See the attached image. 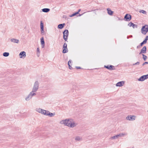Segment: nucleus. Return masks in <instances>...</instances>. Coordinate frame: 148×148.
Masks as SVG:
<instances>
[{"label": "nucleus", "mask_w": 148, "mask_h": 148, "mask_svg": "<svg viewBox=\"0 0 148 148\" xmlns=\"http://www.w3.org/2000/svg\"><path fill=\"white\" fill-rule=\"evenodd\" d=\"M60 123L72 128L75 127L77 125V124H76L73 120L71 119H66L61 121Z\"/></svg>", "instance_id": "f257e3e1"}, {"label": "nucleus", "mask_w": 148, "mask_h": 148, "mask_svg": "<svg viewBox=\"0 0 148 148\" xmlns=\"http://www.w3.org/2000/svg\"><path fill=\"white\" fill-rule=\"evenodd\" d=\"M141 32L144 35H145L148 32V25H145L143 26L141 29Z\"/></svg>", "instance_id": "f03ea898"}, {"label": "nucleus", "mask_w": 148, "mask_h": 148, "mask_svg": "<svg viewBox=\"0 0 148 148\" xmlns=\"http://www.w3.org/2000/svg\"><path fill=\"white\" fill-rule=\"evenodd\" d=\"M39 83L37 81L35 82L32 88V90L34 92H37L38 89Z\"/></svg>", "instance_id": "7ed1b4c3"}, {"label": "nucleus", "mask_w": 148, "mask_h": 148, "mask_svg": "<svg viewBox=\"0 0 148 148\" xmlns=\"http://www.w3.org/2000/svg\"><path fill=\"white\" fill-rule=\"evenodd\" d=\"M63 38L66 41L67 40V37L69 34V31L67 29H65L63 32Z\"/></svg>", "instance_id": "20e7f679"}, {"label": "nucleus", "mask_w": 148, "mask_h": 148, "mask_svg": "<svg viewBox=\"0 0 148 148\" xmlns=\"http://www.w3.org/2000/svg\"><path fill=\"white\" fill-rule=\"evenodd\" d=\"M148 78V74L145 75H143L140 77L138 79V80L139 81H143L145 80L146 79Z\"/></svg>", "instance_id": "39448f33"}, {"label": "nucleus", "mask_w": 148, "mask_h": 148, "mask_svg": "<svg viewBox=\"0 0 148 148\" xmlns=\"http://www.w3.org/2000/svg\"><path fill=\"white\" fill-rule=\"evenodd\" d=\"M126 134L125 133H122L119 134H117L115 136H112L111 139H115V138H121L124 135H126Z\"/></svg>", "instance_id": "423d86ee"}, {"label": "nucleus", "mask_w": 148, "mask_h": 148, "mask_svg": "<svg viewBox=\"0 0 148 148\" xmlns=\"http://www.w3.org/2000/svg\"><path fill=\"white\" fill-rule=\"evenodd\" d=\"M67 44L66 43H64L63 47L62 52L63 53H65L68 52V50L67 47Z\"/></svg>", "instance_id": "0eeeda50"}, {"label": "nucleus", "mask_w": 148, "mask_h": 148, "mask_svg": "<svg viewBox=\"0 0 148 148\" xmlns=\"http://www.w3.org/2000/svg\"><path fill=\"white\" fill-rule=\"evenodd\" d=\"M104 68L107 69L109 70H114L115 69V68L112 65L105 66H104Z\"/></svg>", "instance_id": "6e6552de"}, {"label": "nucleus", "mask_w": 148, "mask_h": 148, "mask_svg": "<svg viewBox=\"0 0 148 148\" xmlns=\"http://www.w3.org/2000/svg\"><path fill=\"white\" fill-rule=\"evenodd\" d=\"M135 116H134L129 115L126 117V119L129 121H134L135 120Z\"/></svg>", "instance_id": "1a4fd4ad"}, {"label": "nucleus", "mask_w": 148, "mask_h": 148, "mask_svg": "<svg viewBox=\"0 0 148 148\" xmlns=\"http://www.w3.org/2000/svg\"><path fill=\"white\" fill-rule=\"evenodd\" d=\"M131 16L129 14H126L125 17L124 19H126V20L127 21H130L131 19Z\"/></svg>", "instance_id": "9d476101"}, {"label": "nucleus", "mask_w": 148, "mask_h": 148, "mask_svg": "<svg viewBox=\"0 0 148 148\" xmlns=\"http://www.w3.org/2000/svg\"><path fill=\"white\" fill-rule=\"evenodd\" d=\"M26 53L24 51H22L19 54L20 58H24L26 57Z\"/></svg>", "instance_id": "9b49d317"}, {"label": "nucleus", "mask_w": 148, "mask_h": 148, "mask_svg": "<svg viewBox=\"0 0 148 148\" xmlns=\"http://www.w3.org/2000/svg\"><path fill=\"white\" fill-rule=\"evenodd\" d=\"M128 26L130 27H132L133 28H137L138 27V25H135L134 23H132V22H130L128 24Z\"/></svg>", "instance_id": "f8f14e48"}, {"label": "nucleus", "mask_w": 148, "mask_h": 148, "mask_svg": "<svg viewBox=\"0 0 148 148\" xmlns=\"http://www.w3.org/2000/svg\"><path fill=\"white\" fill-rule=\"evenodd\" d=\"M146 47L145 46H144L141 50L139 54L142 53H145L146 52Z\"/></svg>", "instance_id": "ddd939ff"}, {"label": "nucleus", "mask_w": 148, "mask_h": 148, "mask_svg": "<svg viewBox=\"0 0 148 148\" xmlns=\"http://www.w3.org/2000/svg\"><path fill=\"white\" fill-rule=\"evenodd\" d=\"M124 82L123 81H122L121 82H118L116 84V86H122L124 84Z\"/></svg>", "instance_id": "4468645a"}, {"label": "nucleus", "mask_w": 148, "mask_h": 148, "mask_svg": "<svg viewBox=\"0 0 148 148\" xmlns=\"http://www.w3.org/2000/svg\"><path fill=\"white\" fill-rule=\"evenodd\" d=\"M40 29H41V33H43L44 32V25L43 24L42 22L41 21L40 22Z\"/></svg>", "instance_id": "2eb2a0df"}, {"label": "nucleus", "mask_w": 148, "mask_h": 148, "mask_svg": "<svg viewBox=\"0 0 148 148\" xmlns=\"http://www.w3.org/2000/svg\"><path fill=\"white\" fill-rule=\"evenodd\" d=\"M148 40V36H147L146 37L145 39L143 41L140 43V45L142 46L144 44L146 43L147 41Z\"/></svg>", "instance_id": "dca6fc26"}, {"label": "nucleus", "mask_w": 148, "mask_h": 148, "mask_svg": "<svg viewBox=\"0 0 148 148\" xmlns=\"http://www.w3.org/2000/svg\"><path fill=\"white\" fill-rule=\"evenodd\" d=\"M49 112V111L46 110H42L41 113L45 115H47L48 113Z\"/></svg>", "instance_id": "f3484780"}, {"label": "nucleus", "mask_w": 148, "mask_h": 148, "mask_svg": "<svg viewBox=\"0 0 148 148\" xmlns=\"http://www.w3.org/2000/svg\"><path fill=\"white\" fill-rule=\"evenodd\" d=\"M31 94H29L28 95L27 97L25 98V99L27 101H28L30 100L32 98V97L31 95Z\"/></svg>", "instance_id": "a211bd4d"}, {"label": "nucleus", "mask_w": 148, "mask_h": 148, "mask_svg": "<svg viewBox=\"0 0 148 148\" xmlns=\"http://www.w3.org/2000/svg\"><path fill=\"white\" fill-rule=\"evenodd\" d=\"M11 41L14 43H18L19 40L16 39L12 38L11 39Z\"/></svg>", "instance_id": "6ab92c4d"}, {"label": "nucleus", "mask_w": 148, "mask_h": 148, "mask_svg": "<svg viewBox=\"0 0 148 148\" xmlns=\"http://www.w3.org/2000/svg\"><path fill=\"white\" fill-rule=\"evenodd\" d=\"M64 23L60 24L58 25V27L59 29H62L64 27Z\"/></svg>", "instance_id": "aec40b11"}, {"label": "nucleus", "mask_w": 148, "mask_h": 148, "mask_svg": "<svg viewBox=\"0 0 148 148\" xmlns=\"http://www.w3.org/2000/svg\"><path fill=\"white\" fill-rule=\"evenodd\" d=\"M42 11L45 12H48L50 10V9L49 8H45L42 9Z\"/></svg>", "instance_id": "412c9836"}, {"label": "nucleus", "mask_w": 148, "mask_h": 148, "mask_svg": "<svg viewBox=\"0 0 148 148\" xmlns=\"http://www.w3.org/2000/svg\"><path fill=\"white\" fill-rule=\"evenodd\" d=\"M107 10L108 11V14L110 15H112L113 13V12L109 8H108L107 9Z\"/></svg>", "instance_id": "4be33fe9"}, {"label": "nucleus", "mask_w": 148, "mask_h": 148, "mask_svg": "<svg viewBox=\"0 0 148 148\" xmlns=\"http://www.w3.org/2000/svg\"><path fill=\"white\" fill-rule=\"evenodd\" d=\"M55 114V113H52L49 111V112L48 113L47 115L50 117H52L54 116Z\"/></svg>", "instance_id": "5701e85b"}, {"label": "nucleus", "mask_w": 148, "mask_h": 148, "mask_svg": "<svg viewBox=\"0 0 148 148\" xmlns=\"http://www.w3.org/2000/svg\"><path fill=\"white\" fill-rule=\"evenodd\" d=\"M72 61L71 60H69L68 62V65L69 66V69H71L72 68L71 65V63Z\"/></svg>", "instance_id": "b1692460"}, {"label": "nucleus", "mask_w": 148, "mask_h": 148, "mask_svg": "<svg viewBox=\"0 0 148 148\" xmlns=\"http://www.w3.org/2000/svg\"><path fill=\"white\" fill-rule=\"evenodd\" d=\"M40 42L41 45L45 44V41L44 40V39L43 37H42L40 39Z\"/></svg>", "instance_id": "393cba45"}, {"label": "nucleus", "mask_w": 148, "mask_h": 148, "mask_svg": "<svg viewBox=\"0 0 148 148\" xmlns=\"http://www.w3.org/2000/svg\"><path fill=\"white\" fill-rule=\"evenodd\" d=\"M9 55V53L8 52H5L3 53V56L4 57H8Z\"/></svg>", "instance_id": "a878e982"}, {"label": "nucleus", "mask_w": 148, "mask_h": 148, "mask_svg": "<svg viewBox=\"0 0 148 148\" xmlns=\"http://www.w3.org/2000/svg\"><path fill=\"white\" fill-rule=\"evenodd\" d=\"M40 49L39 47H37V54L38 57H39L40 55Z\"/></svg>", "instance_id": "bb28decb"}, {"label": "nucleus", "mask_w": 148, "mask_h": 148, "mask_svg": "<svg viewBox=\"0 0 148 148\" xmlns=\"http://www.w3.org/2000/svg\"><path fill=\"white\" fill-rule=\"evenodd\" d=\"M36 92H34L33 91V90H32V91L30 93L31 94V96H32V97L36 95V93H35Z\"/></svg>", "instance_id": "cd10ccee"}, {"label": "nucleus", "mask_w": 148, "mask_h": 148, "mask_svg": "<svg viewBox=\"0 0 148 148\" xmlns=\"http://www.w3.org/2000/svg\"><path fill=\"white\" fill-rule=\"evenodd\" d=\"M42 109L41 108H37L36 111L39 113H41L42 112Z\"/></svg>", "instance_id": "c85d7f7f"}, {"label": "nucleus", "mask_w": 148, "mask_h": 148, "mask_svg": "<svg viewBox=\"0 0 148 148\" xmlns=\"http://www.w3.org/2000/svg\"><path fill=\"white\" fill-rule=\"evenodd\" d=\"M139 12L140 13H142L144 14H146L147 13V12L145 11L144 10H141L140 11H139Z\"/></svg>", "instance_id": "c756f323"}, {"label": "nucleus", "mask_w": 148, "mask_h": 148, "mask_svg": "<svg viewBox=\"0 0 148 148\" xmlns=\"http://www.w3.org/2000/svg\"><path fill=\"white\" fill-rule=\"evenodd\" d=\"M78 14V12H76L75 13L73 14H72L70 16V17H72L73 16Z\"/></svg>", "instance_id": "7c9ffc66"}, {"label": "nucleus", "mask_w": 148, "mask_h": 148, "mask_svg": "<svg viewBox=\"0 0 148 148\" xmlns=\"http://www.w3.org/2000/svg\"><path fill=\"white\" fill-rule=\"evenodd\" d=\"M143 56V58L145 61L146 60L147 58V56L145 55L144 54H142Z\"/></svg>", "instance_id": "2f4dec72"}, {"label": "nucleus", "mask_w": 148, "mask_h": 148, "mask_svg": "<svg viewBox=\"0 0 148 148\" xmlns=\"http://www.w3.org/2000/svg\"><path fill=\"white\" fill-rule=\"evenodd\" d=\"M139 62H137L135 63V64H133V65H139Z\"/></svg>", "instance_id": "473e14b6"}, {"label": "nucleus", "mask_w": 148, "mask_h": 148, "mask_svg": "<svg viewBox=\"0 0 148 148\" xmlns=\"http://www.w3.org/2000/svg\"><path fill=\"white\" fill-rule=\"evenodd\" d=\"M146 64H148V62H145L142 65L144 66Z\"/></svg>", "instance_id": "72a5a7b5"}, {"label": "nucleus", "mask_w": 148, "mask_h": 148, "mask_svg": "<svg viewBox=\"0 0 148 148\" xmlns=\"http://www.w3.org/2000/svg\"><path fill=\"white\" fill-rule=\"evenodd\" d=\"M76 68L77 69H81V68L79 66H76Z\"/></svg>", "instance_id": "f704fd0d"}, {"label": "nucleus", "mask_w": 148, "mask_h": 148, "mask_svg": "<svg viewBox=\"0 0 148 148\" xmlns=\"http://www.w3.org/2000/svg\"><path fill=\"white\" fill-rule=\"evenodd\" d=\"M81 138L79 136H77L76 137L75 139H80Z\"/></svg>", "instance_id": "c9c22d12"}, {"label": "nucleus", "mask_w": 148, "mask_h": 148, "mask_svg": "<svg viewBox=\"0 0 148 148\" xmlns=\"http://www.w3.org/2000/svg\"><path fill=\"white\" fill-rule=\"evenodd\" d=\"M42 45V48H44V46H45V44H44V45Z\"/></svg>", "instance_id": "e433bc0d"}, {"label": "nucleus", "mask_w": 148, "mask_h": 148, "mask_svg": "<svg viewBox=\"0 0 148 148\" xmlns=\"http://www.w3.org/2000/svg\"><path fill=\"white\" fill-rule=\"evenodd\" d=\"M81 11V9H79V10H78V11L77 12H78V13H79V12Z\"/></svg>", "instance_id": "4c0bfd02"}, {"label": "nucleus", "mask_w": 148, "mask_h": 148, "mask_svg": "<svg viewBox=\"0 0 148 148\" xmlns=\"http://www.w3.org/2000/svg\"><path fill=\"white\" fill-rule=\"evenodd\" d=\"M76 140H81V139H75Z\"/></svg>", "instance_id": "58836bf2"}, {"label": "nucleus", "mask_w": 148, "mask_h": 148, "mask_svg": "<svg viewBox=\"0 0 148 148\" xmlns=\"http://www.w3.org/2000/svg\"><path fill=\"white\" fill-rule=\"evenodd\" d=\"M132 37V35L130 36V37Z\"/></svg>", "instance_id": "ea45409f"}, {"label": "nucleus", "mask_w": 148, "mask_h": 148, "mask_svg": "<svg viewBox=\"0 0 148 148\" xmlns=\"http://www.w3.org/2000/svg\"><path fill=\"white\" fill-rule=\"evenodd\" d=\"M129 38V37H128V36L127 37V38Z\"/></svg>", "instance_id": "a19ab883"}]
</instances>
